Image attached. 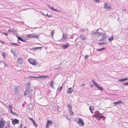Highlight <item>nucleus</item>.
Segmentation results:
<instances>
[{
    "label": "nucleus",
    "mask_w": 128,
    "mask_h": 128,
    "mask_svg": "<svg viewBox=\"0 0 128 128\" xmlns=\"http://www.w3.org/2000/svg\"><path fill=\"white\" fill-rule=\"evenodd\" d=\"M31 84L30 82L26 84V90L24 92V96L28 97L30 99L32 98L34 92L30 88Z\"/></svg>",
    "instance_id": "obj_1"
},
{
    "label": "nucleus",
    "mask_w": 128,
    "mask_h": 128,
    "mask_svg": "<svg viewBox=\"0 0 128 128\" xmlns=\"http://www.w3.org/2000/svg\"><path fill=\"white\" fill-rule=\"evenodd\" d=\"M98 30H96L95 32H92V34L94 35L96 34L98 37H101V39L98 40L100 41H105L107 39L105 33L104 32H101L98 31Z\"/></svg>",
    "instance_id": "obj_2"
},
{
    "label": "nucleus",
    "mask_w": 128,
    "mask_h": 128,
    "mask_svg": "<svg viewBox=\"0 0 128 128\" xmlns=\"http://www.w3.org/2000/svg\"><path fill=\"white\" fill-rule=\"evenodd\" d=\"M29 62L33 65H36L38 64V62L36 60L32 58H30L28 59Z\"/></svg>",
    "instance_id": "obj_3"
},
{
    "label": "nucleus",
    "mask_w": 128,
    "mask_h": 128,
    "mask_svg": "<svg viewBox=\"0 0 128 128\" xmlns=\"http://www.w3.org/2000/svg\"><path fill=\"white\" fill-rule=\"evenodd\" d=\"M6 121L4 120V118H2L0 120V128L4 127Z\"/></svg>",
    "instance_id": "obj_4"
},
{
    "label": "nucleus",
    "mask_w": 128,
    "mask_h": 128,
    "mask_svg": "<svg viewBox=\"0 0 128 128\" xmlns=\"http://www.w3.org/2000/svg\"><path fill=\"white\" fill-rule=\"evenodd\" d=\"M30 37L31 38H38V36L36 34H28L27 35H24V38L25 37Z\"/></svg>",
    "instance_id": "obj_5"
},
{
    "label": "nucleus",
    "mask_w": 128,
    "mask_h": 128,
    "mask_svg": "<svg viewBox=\"0 0 128 128\" xmlns=\"http://www.w3.org/2000/svg\"><path fill=\"white\" fill-rule=\"evenodd\" d=\"M78 120L77 122V123L78 124L83 126L84 125V123L82 119L80 118H78Z\"/></svg>",
    "instance_id": "obj_6"
},
{
    "label": "nucleus",
    "mask_w": 128,
    "mask_h": 128,
    "mask_svg": "<svg viewBox=\"0 0 128 128\" xmlns=\"http://www.w3.org/2000/svg\"><path fill=\"white\" fill-rule=\"evenodd\" d=\"M67 39V36L66 34H63L62 38L60 40L61 42H63Z\"/></svg>",
    "instance_id": "obj_7"
},
{
    "label": "nucleus",
    "mask_w": 128,
    "mask_h": 128,
    "mask_svg": "<svg viewBox=\"0 0 128 128\" xmlns=\"http://www.w3.org/2000/svg\"><path fill=\"white\" fill-rule=\"evenodd\" d=\"M108 3L107 2H106L104 5V8L106 9L109 10L111 8L110 6H108Z\"/></svg>",
    "instance_id": "obj_8"
},
{
    "label": "nucleus",
    "mask_w": 128,
    "mask_h": 128,
    "mask_svg": "<svg viewBox=\"0 0 128 128\" xmlns=\"http://www.w3.org/2000/svg\"><path fill=\"white\" fill-rule=\"evenodd\" d=\"M95 117L96 118H102L103 116L102 115V114H101L100 113L95 114Z\"/></svg>",
    "instance_id": "obj_9"
},
{
    "label": "nucleus",
    "mask_w": 128,
    "mask_h": 128,
    "mask_svg": "<svg viewBox=\"0 0 128 128\" xmlns=\"http://www.w3.org/2000/svg\"><path fill=\"white\" fill-rule=\"evenodd\" d=\"M52 122L50 120H48L47 122L46 127V128H49V126H51L52 125Z\"/></svg>",
    "instance_id": "obj_10"
},
{
    "label": "nucleus",
    "mask_w": 128,
    "mask_h": 128,
    "mask_svg": "<svg viewBox=\"0 0 128 128\" xmlns=\"http://www.w3.org/2000/svg\"><path fill=\"white\" fill-rule=\"evenodd\" d=\"M70 46L69 43L67 42L64 45H62V47L64 49H65L67 48Z\"/></svg>",
    "instance_id": "obj_11"
},
{
    "label": "nucleus",
    "mask_w": 128,
    "mask_h": 128,
    "mask_svg": "<svg viewBox=\"0 0 128 128\" xmlns=\"http://www.w3.org/2000/svg\"><path fill=\"white\" fill-rule=\"evenodd\" d=\"M23 61V60L22 58H18L17 61L18 65H21Z\"/></svg>",
    "instance_id": "obj_12"
},
{
    "label": "nucleus",
    "mask_w": 128,
    "mask_h": 128,
    "mask_svg": "<svg viewBox=\"0 0 128 128\" xmlns=\"http://www.w3.org/2000/svg\"><path fill=\"white\" fill-rule=\"evenodd\" d=\"M48 7H49V8H50V9H52V10L56 12H60V11L59 10H57L56 9H54V8L53 7H51L49 5H48L47 6Z\"/></svg>",
    "instance_id": "obj_13"
},
{
    "label": "nucleus",
    "mask_w": 128,
    "mask_h": 128,
    "mask_svg": "<svg viewBox=\"0 0 128 128\" xmlns=\"http://www.w3.org/2000/svg\"><path fill=\"white\" fill-rule=\"evenodd\" d=\"M12 122L13 125H14L15 124H18L19 121L18 120L15 119L12 121Z\"/></svg>",
    "instance_id": "obj_14"
},
{
    "label": "nucleus",
    "mask_w": 128,
    "mask_h": 128,
    "mask_svg": "<svg viewBox=\"0 0 128 128\" xmlns=\"http://www.w3.org/2000/svg\"><path fill=\"white\" fill-rule=\"evenodd\" d=\"M48 76H39L38 77L37 76H30V77H28V78H40L42 77H43L44 78H46L48 77Z\"/></svg>",
    "instance_id": "obj_15"
},
{
    "label": "nucleus",
    "mask_w": 128,
    "mask_h": 128,
    "mask_svg": "<svg viewBox=\"0 0 128 128\" xmlns=\"http://www.w3.org/2000/svg\"><path fill=\"white\" fill-rule=\"evenodd\" d=\"M73 90L72 88H69L67 90V93L68 94H70L73 92Z\"/></svg>",
    "instance_id": "obj_16"
},
{
    "label": "nucleus",
    "mask_w": 128,
    "mask_h": 128,
    "mask_svg": "<svg viewBox=\"0 0 128 128\" xmlns=\"http://www.w3.org/2000/svg\"><path fill=\"white\" fill-rule=\"evenodd\" d=\"M6 66V64L4 62H0V68H2Z\"/></svg>",
    "instance_id": "obj_17"
},
{
    "label": "nucleus",
    "mask_w": 128,
    "mask_h": 128,
    "mask_svg": "<svg viewBox=\"0 0 128 128\" xmlns=\"http://www.w3.org/2000/svg\"><path fill=\"white\" fill-rule=\"evenodd\" d=\"M123 103L122 102V101L120 100L118 102H113V104L116 105H117L118 104H121L122 103Z\"/></svg>",
    "instance_id": "obj_18"
},
{
    "label": "nucleus",
    "mask_w": 128,
    "mask_h": 128,
    "mask_svg": "<svg viewBox=\"0 0 128 128\" xmlns=\"http://www.w3.org/2000/svg\"><path fill=\"white\" fill-rule=\"evenodd\" d=\"M80 38L82 40H85L86 38V37L85 36H83L81 34H80Z\"/></svg>",
    "instance_id": "obj_19"
},
{
    "label": "nucleus",
    "mask_w": 128,
    "mask_h": 128,
    "mask_svg": "<svg viewBox=\"0 0 128 128\" xmlns=\"http://www.w3.org/2000/svg\"><path fill=\"white\" fill-rule=\"evenodd\" d=\"M54 84V82L52 80H51L50 83V86L52 88L54 89V88L53 85Z\"/></svg>",
    "instance_id": "obj_20"
},
{
    "label": "nucleus",
    "mask_w": 128,
    "mask_h": 128,
    "mask_svg": "<svg viewBox=\"0 0 128 128\" xmlns=\"http://www.w3.org/2000/svg\"><path fill=\"white\" fill-rule=\"evenodd\" d=\"M68 106L69 108V110H72V106L71 104H70L68 105Z\"/></svg>",
    "instance_id": "obj_21"
},
{
    "label": "nucleus",
    "mask_w": 128,
    "mask_h": 128,
    "mask_svg": "<svg viewBox=\"0 0 128 128\" xmlns=\"http://www.w3.org/2000/svg\"><path fill=\"white\" fill-rule=\"evenodd\" d=\"M96 87L98 88V90L101 91H102L103 90V88H102L100 86L98 85Z\"/></svg>",
    "instance_id": "obj_22"
},
{
    "label": "nucleus",
    "mask_w": 128,
    "mask_h": 128,
    "mask_svg": "<svg viewBox=\"0 0 128 128\" xmlns=\"http://www.w3.org/2000/svg\"><path fill=\"white\" fill-rule=\"evenodd\" d=\"M16 32V30H13L12 29L11 30V29H9L8 30V32H13L14 33V32Z\"/></svg>",
    "instance_id": "obj_23"
},
{
    "label": "nucleus",
    "mask_w": 128,
    "mask_h": 128,
    "mask_svg": "<svg viewBox=\"0 0 128 128\" xmlns=\"http://www.w3.org/2000/svg\"><path fill=\"white\" fill-rule=\"evenodd\" d=\"M107 44L106 42H99L98 44L99 45H102L106 44Z\"/></svg>",
    "instance_id": "obj_24"
},
{
    "label": "nucleus",
    "mask_w": 128,
    "mask_h": 128,
    "mask_svg": "<svg viewBox=\"0 0 128 128\" xmlns=\"http://www.w3.org/2000/svg\"><path fill=\"white\" fill-rule=\"evenodd\" d=\"M92 81L93 82V84L94 85H95L96 87L98 85L96 83V82L95 81H94V80H93Z\"/></svg>",
    "instance_id": "obj_25"
},
{
    "label": "nucleus",
    "mask_w": 128,
    "mask_h": 128,
    "mask_svg": "<svg viewBox=\"0 0 128 128\" xmlns=\"http://www.w3.org/2000/svg\"><path fill=\"white\" fill-rule=\"evenodd\" d=\"M106 49V48H101L100 49H99L97 50L98 51H102V50H104Z\"/></svg>",
    "instance_id": "obj_26"
},
{
    "label": "nucleus",
    "mask_w": 128,
    "mask_h": 128,
    "mask_svg": "<svg viewBox=\"0 0 128 128\" xmlns=\"http://www.w3.org/2000/svg\"><path fill=\"white\" fill-rule=\"evenodd\" d=\"M7 125L6 126V128H10V125L9 124V122H7Z\"/></svg>",
    "instance_id": "obj_27"
},
{
    "label": "nucleus",
    "mask_w": 128,
    "mask_h": 128,
    "mask_svg": "<svg viewBox=\"0 0 128 128\" xmlns=\"http://www.w3.org/2000/svg\"><path fill=\"white\" fill-rule=\"evenodd\" d=\"M42 48V47H34L32 49H34V50H36V49H40Z\"/></svg>",
    "instance_id": "obj_28"
},
{
    "label": "nucleus",
    "mask_w": 128,
    "mask_h": 128,
    "mask_svg": "<svg viewBox=\"0 0 128 128\" xmlns=\"http://www.w3.org/2000/svg\"><path fill=\"white\" fill-rule=\"evenodd\" d=\"M114 39L113 37H110L108 38V40L109 41H110Z\"/></svg>",
    "instance_id": "obj_29"
},
{
    "label": "nucleus",
    "mask_w": 128,
    "mask_h": 128,
    "mask_svg": "<svg viewBox=\"0 0 128 128\" xmlns=\"http://www.w3.org/2000/svg\"><path fill=\"white\" fill-rule=\"evenodd\" d=\"M17 37L18 40H20L22 41L23 42L24 41L22 39V38L21 37L18 36H17Z\"/></svg>",
    "instance_id": "obj_30"
},
{
    "label": "nucleus",
    "mask_w": 128,
    "mask_h": 128,
    "mask_svg": "<svg viewBox=\"0 0 128 128\" xmlns=\"http://www.w3.org/2000/svg\"><path fill=\"white\" fill-rule=\"evenodd\" d=\"M10 112L12 113V114L16 115V113L12 111V110H10Z\"/></svg>",
    "instance_id": "obj_31"
},
{
    "label": "nucleus",
    "mask_w": 128,
    "mask_h": 128,
    "mask_svg": "<svg viewBox=\"0 0 128 128\" xmlns=\"http://www.w3.org/2000/svg\"><path fill=\"white\" fill-rule=\"evenodd\" d=\"M33 124H34L37 127L38 126L37 125V124L35 123V121L34 120L32 122Z\"/></svg>",
    "instance_id": "obj_32"
},
{
    "label": "nucleus",
    "mask_w": 128,
    "mask_h": 128,
    "mask_svg": "<svg viewBox=\"0 0 128 128\" xmlns=\"http://www.w3.org/2000/svg\"><path fill=\"white\" fill-rule=\"evenodd\" d=\"M2 55L4 57V58H5V56L6 55V54L4 52H3L2 53Z\"/></svg>",
    "instance_id": "obj_33"
},
{
    "label": "nucleus",
    "mask_w": 128,
    "mask_h": 128,
    "mask_svg": "<svg viewBox=\"0 0 128 128\" xmlns=\"http://www.w3.org/2000/svg\"><path fill=\"white\" fill-rule=\"evenodd\" d=\"M54 30H53L51 33V34L52 37H53V35L54 34Z\"/></svg>",
    "instance_id": "obj_34"
},
{
    "label": "nucleus",
    "mask_w": 128,
    "mask_h": 128,
    "mask_svg": "<svg viewBox=\"0 0 128 128\" xmlns=\"http://www.w3.org/2000/svg\"><path fill=\"white\" fill-rule=\"evenodd\" d=\"M44 16H47V17H51L52 16V15H48V14H46V15H45V14H44Z\"/></svg>",
    "instance_id": "obj_35"
},
{
    "label": "nucleus",
    "mask_w": 128,
    "mask_h": 128,
    "mask_svg": "<svg viewBox=\"0 0 128 128\" xmlns=\"http://www.w3.org/2000/svg\"><path fill=\"white\" fill-rule=\"evenodd\" d=\"M9 108L10 110H12V105H10L9 106Z\"/></svg>",
    "instance_id": "obj_36"
},
{
    "label": "nucleus",
    "mask_w": 128,
    "mask_h": 128,
    "mask_svg": "<svg viewBox=\"0 0 128 128\" xmlns=\"http://www.w3.org/2000/svg\"><path fill=\"white\" fill-rule=\"evenodd\" d=\"M123 78L119 79L118 80V82H123Z\"/></svg>",
    "instance_id": "obj_37"
},
{
    "label": "nucleus",
    "mask_w": 128,
    "mask_h": 128,
    "mask_svg": "<svg viewBox=\"0 0 128 128\" xmlns=\"http://www.w3.org/2000/svg\"><path fill=\"white\" fill-rule=\"evenodd\" d=\"M122 85H128V82H126L125 83H124L122 84Z\"/></svg>",
    "instance_id": "obj_38"
},
{
    "label": "nucleus",
    "mask_w": 128,
    "mask_h": 128,
    "mask_svg": "<svg viewBox=\"0 0 128 128\" xmlns=\"http://www.w3.org/2000/svg\"><path fill=\"white\" fill-rule=\"evenodd\" d=\"M2 33V34H4V35H5L6 36H7L8 35V34L7 33H4V32H1Z\"/></svg>",
    "instance_id": "obj_39"
},
{
    "label": "nucleus",
    "mask_w": 128,
    "mask_h": 128,
    "mask_svg": "<svg viewBox=\"0 0 128 128\" xmlns=\"http://www.w3.org/2000/svg\"><path fill=\"white\" fill-rule=\"evenodd\" d=\"M69 112L72 115L73 114H74L73 112L71 110H69Z\"/></svg>",
    "instance_id": "obj_40"
},
{
    "label": "nucleus",
    "mask_w": 128,
    "mask_h": 128,
    "mask_svg": "<svg viewBox=\"0 0 128 128\" xmlns=\"http://www.w3.org/2000/svg\"><path fill=\"white\" fill-rule=\"evenodd\" d=\"M123 81H126V80H128V78H123Z\"/></svg>",
    "instance_id": "obj_41"
},
{
    "label": "nucleus",
    "mask_w": 128,
    "mask_h": 128,
    "mask_svg": "<svg viewBox=\"0 0 128 128\" xmlns=\"http://www.w3.org/2000/svg\"><path fill=\"white\" fill-rule=\"evenodd\" d=\"M12 44L14 45H15V46H17V44H15L14 43H11Z\"/></svg>",
    "instance_id": "obj_42"
},
{
    "label": "nucleus",
    "mask_w": 128,
    "mask_h": 128,
    "mask_svg": "<svg viewBox=\"0 0 128 128\" xmlns=\"http://www.w3.org/2000/svg\"><path fill=\"white\" fill-rule=\"evenodd\" d=\"M0 42L1 43L3 44H5V42H2L1 40L0 41Z\"/></svg>",
    "instance_id": "obj_43"
},
{
    "label": "nucleus",
    "mask_w": 128,
    "mask_h": 128,
    "mask_svg": "<svg viewBox=\"0 0 128 128\" xmlns=\"http://www.w3.org/2000/svg\"><path fill=\"white\" fill-rule=\"evenodd\" d=\"M80 31L82 32H84L85 31V30L84 29H81Z\"/></svg>",
    "instance_id": "obj_44"
},
{
    "label": "nucleus",
    "mask_w": 128,
    "mask_h": 128,
    "mask_svg": "<svg viewBox=\"0 0 128 128\" xmlns=\"http://www.w3.org/2000/svg\"><path fill=\"white\" fill-rule=\"evenodd\" d=\"M29 118L30 120L32 122L34 120L32 118Z\"/></svg>",
    "instance_id": "obj_45"
},
{
    "label": "nucleus",
    "mask_w": 128,
    "mask_h": 128,
    "mask_svg": "<svg viewBox=\"0 0 128 128\" xmlns=\"http://www.w3.org/2000/svg\"><path fill=\"white\" fill-rule=\"evenodd\" d=\"M88 56V55H85V59H86L87 58Z\"/></svg>",
    "instance_id": "obj_46"
},
{
    "label": "nucleus",
    "mask_w": 128,
    "mask_h": 128,
    "mask_svg": "<svg viewBox=\"0 0 128 128\" xmlns=\"http://www.w3.org/2000/svg\"><path fill=\"white\" fill-rule=\"evenodd\" d=\"M92 106H90L89 107V109H90V110H92L91 109V107H92Z\"/></svg>",
    "instance_id": "obj_47"
},
{
    "label": "nucleus",
    "mask_w": 128,
    "mask_h": 128,
    "mask_svg": "<svg viewBox=\"0 0 128 128\" xmlns=\"http://www.w3.org/2000/svg\"><path fill=\"white\" fill-rule=\"evenodd\" d=\"M62 88V86H61L60 88L59 89V90H60Z\"/></svg>",
    "instance_id": "obj_48"
},
{
    "label": "nucleus",
    "mask_w": 128,
    "mask_h": 128,
    "mask_svg": "<svg viewBox=\"0 0 128 128\" xmlns=\"http://www.w3.org/2000/svg\"><path fill=\"white\" fill-rule=\"evenodd\" d=\"M90 111L93 114V112H92V110H90Z\"/></svg>",
    "instance_id": "obj_49"
},
{
    "label": "nucleus",
    "mask_w": 128,
    "mask_h": 128,
    "mask_svg": "<svg viewBox=\"0 0 128 128\" xmlns=\"http://www.w3.org/2000/svg\"><path fill=\"white\" fill-rule=\"evenodd\" d=\"M85 85L84 84H81V86H84Z\"/></svg>",
    "instance_id": "obj_50"
},
{
    "label": "nucleus",
    "mask_w": 128,
    "mask_h": 128,
    "mask_svg": "<svg viewBox=\"0 0 128 128\" xmlns=\"http://www.w3.org/2000/svg\"><path fill=\"white\" fill-rule=\"evenodd\" d=\"M77 38H76V39H75V42H76V40H77Z\"/></svg>",
    "instance_id": "obj_51"
},
{
    "label": "nucleus",
    "mask_w": 128,
    "mask_h": 128,
    "mask_svg": "<svg viewBox=\"0 0 128 128\" xmlns=\"http://www.w3.org/2000/svg\"><path fill=\"white\" fill-rule=\"evenodd\" d=\"M90 85H91V87L92 88H93V86L92 85V84H91Z\"/></svg>",
    "instance_id": "obj_52"
},
{
    "label": "nucleus",
    "mask_w": 128,
    "mask_h": 128,
    "mask_svg": "<svg viewBox=\"0 0 128 128\" xmlns=\"http://www.w3.org/2000/svg\"><path fill=\"white\" fill-rule=\"evenodd\" d=\"M119 18H118V20H119Z\"/></svg>",
    "instance_id": "obj_53"
},
{
    "label": "nucleus",
    "mask_w": 128,
    "mask_h": 128,
    "mask_svg": "<svg viewBox=\"0 0 128 128\" xmlns=\"http://www.w3.org/2000/svg\"><path fill=\"white\" fill-rule=\"evenodd\" d=\"M24 128H26L25 126H24Z\"/></svg>",
    "instance_id": "obj_54"
},
{
    "label": "nucleus",
    "mask_w": 128,
    "mask_h": 128,
    "mask_svg": "<svg viewBox=\"0 0 128 128\" xmlns=\"http://www.w3.org/2000/svg\"><path fill=\"white\" fill-rule=\"evenodd\" d=\"M72 38H73L72 37H71Z\"/></svg>",
    "instance_id": "obj_55"
},
{
    "label": "nucleus",
    "mask_w": 128,
    "mask_h": 128,
    "mask_svg": "<svg viewBox=\"0 0 128 128\" xmlns=\"http://www.w3.org/2000/svg\"><path fill=\"white\" fill-rule=\"evenodd\" d=\"M42 14L44 15V13H42Z\"/></svg>",
    "instance_id": "obj_56"
},
{
    "label": "nucleus",
    "mask_w": 128,
    "mask_h": 128,
    "mask_svg": "<svg viewBox=\"0 0 128 128\" xmlns=\"http://www.w3.org/2000/svg\"><path fill=\"white\" fill-rule=\"evenodd\" d=\"M13 54H14V52H12Z\"/></svg>",
    "instance_id": "obj_57"
}]
</instances>
